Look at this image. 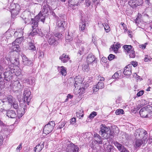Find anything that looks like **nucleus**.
Segmentation results:
<instances>
[{
  "mask_svg": "<svg viewBox=\"0 0 152 152\" xmlns=\"http://www.w3.org/2000/svg\"><path fill=\"white\" fill-rule=\"evenodd\" d=\"M45 20V17L42 14L41 12H40L34 19H31L30 23L31 25V27L32 29H31V31L28 33L29 36L33 37L37 34V32L36 28L38 26V22L40 20L44 23Z\"/></svg>",
  "mask_w": 152,
  "mask_h": 152,
  "instance_id": "1",
  "label": "nucleus"
},
{
  "mask_svg": "<svg viewBox=\"0 0 152 152\" xmlns=\"http://www.w3.org/2000/svg\"><path fill=\"white\" fill-rule=\"evenodd\" d=\"M113 132H111L110 128L102 124L100 126L99 134L101 135L103 139H106L110 136H113Z\"/></svg>",
  "mask_w": 152,
  "mask_h": 152,
  "instance_id": "2",
  "label": "nucleus"
},
{
  "mask_svg": "<svg viewBox=\"0 0 152 152\" xmlns=\"http://www.w3.org/2000/svg\"><path fill=\"white\" fill-rule=\"evenodd\" d=\"M24 103L23 104H21L20 106L19 107L18 105V103L17 101H15V102L12 104V106L15 109H18L17 110L18 117V118L21 117L24 114L25 112V110H26V106Z\"/></svg>",
  "mask_w": 152,
  "mask_h": 152,
  "instance_id": "3",
  "label": "nucleus"
},
{
  "mask_svg": "<svg viewBox=\"0 0 152 152\" xmlns=\"http://www.w3.org/2000/svg\"><path fill=\"white\" fill-rule=\"evenodd\" d=\"M134 135L136 139H143L144 142H147L148 135L147 131L143 129H138L135 131Z\"/></svg>",
  "mask_w": 152,
  "mask_h": 152,
  "instance_id": "4",
  "label": "nucleus"
},
{
  "mask_svg": "<svg viewBox=\"0 0 152 152\" xmlns=\"http://www.w3.org/2000/svg\"><path fill=\"white\" fill-rule=\"evenodd\" d=\"M14 73L16 75H20V72H19L18 75L17 73H15V71H14V69H11L9 67L6 69V71L4 73L3 75L4 76V78L5 80L7 81H10L11 79L12 78V73Z\"/></svg>",
  "mask_w": 152,
  "mask_h": 152,
  "instance_id": "5",
  "label": "nucleus"
},
{
  "mask_svg": "<svg viewBox=\"0 0 152 152\" xmlns=\"http://www.w3.org/2000/svg\"><path fill=\"white\" fill-rule=\"evenodd\" d=\"M55 125V123L54 121H50L44 126L43 130V133L46 134L50 133L53 130Z\"/></svg>",
  "mask_w": 152,
  "mask_h": 152,
  "instance_id": "6",
  "label": "nucleus"
},
{
  "mask_svg": "<svg viewBox=\"0 0 152 152\" xmlns=\"http://www.w3.org/2000/svg\"><path fill=\"white\" fill-rule=\"evenodd\" d=\"M31 92L29 89L26 88L23 92V102L25 104L26 102L27 104L28 105L31 99L30 96Z\"/></svg>",
  "mask_w": 152,
  "mask_h": 152,
  "instance_id": "7",
  "label": "nucleus"
},
{
  "mask_svg": "<svg viewBox=\"0 0 152 152\" xmlns=\"http://www.w3.org/2000/svg\"><path fill=\"white\" fill-rule=\"evenodd\" d=\"M140 116L142 118H149L152 115V112H150V110L147 107H144L140 111Z\"/></svg>",
  "mask_w": 152,
  "mask_h": 152,
  "instance_id": "8",
  "label": "nucleus"
},
{
  "mask_svg": "<svg viewBox=\"0 0 152 152\" xmlns=\"http://www.w3.org/2000/svg\"><path fill=\"white\" fill-rule=\"evenodd\" d=\"M67 152H78L79 147L78 146L75 145L70 142L67 141Z\"/></svg>",
  "mask_w": 152,
  "mask_h": 152,
  "instance_id": "9",
  "label": "nucleus"
},
{
  "mask_svg": "<svg viewBox=\"0 0 152 152\" xmlns=\"http://www.w3.org/2000/svg\"><path fill=\"white\" fill-rule=\"evenodd\" d=\"M10 86L11 88L14 91L20 90L22 88L21 84L18 81H12Z\"/></svg>",
  "mask_w": 152,
  "mask_h": 152,
  "instance_id": "10",
  "label": "nucleus"
},
{
  "mask_svg": "<svg viewBox=\"0 0 152 152\" xmlns=\"http://www.w3.org/2000/svg\"><path fill=\"white\" fill-rule=\"evenodd\" d=\"M143 3L142 0H130L129 2V4L133 8L142 5Z\"/></svg>",
  "mask_w": 152,
  "mask_h": 152,
  "instance_id": "11",
  "label": "nucleus"
},
{
  "mask_svg": "<svg viewBox=\"0 0 152 152\" xmlns=\"http://www.w3.org/2000/svg\"><path fill=\"white\" fill-rule=\"evenodd\" d=\"M57 28L59 31L63 32L64 31V28L66 27V25L65 21L63 20L58 21L57 23Z\"/></svg>",
  "mask_w": 152,
  "mask_h": 152,
  "instance_id": "12",
  "label": "nucleus"
},
{
  "mask_svg": "<svg viewBox=\"0 0 152 152\" xmlns=\"http://www.w3.org/2000/svg\"><path fill=\"white\" fill-rule=\"evenodd\" d=\"M48 42L50 45H56L58 44V42L55 39L53 34H52L47 38Z\"/></svg>",
  "mask_w": 152,
  "mask_h": 152,
  "instance_id": "13",
  "label": "nucleus"
},
{
  "mask_svg": "<svg viewBox=\"0 0 152 152\" xmlns=\"http://www.w3.org/2000/svg\"><path fill=\"white\" fill-rule=\"evenodd\" d=\"M22 58L23 64L24 65L29 66H31L33 65L32 61L30 60L26 56L23 55Z\"/></svg>",
  "mask_w": 152,
  "mask_h": 152,
  "instance_id": "14",
  "label": "nucleus"
},
{
  "mask_svg": "<svg viewBox=\"0 0 152 152\" xmlns=\"http://www.w3.org/2000/svg\"><path fill=\"white\" fill-rule=\"evenodd\" d=\"M115 145L117 147L118 150L121 152H129V151L124 147V146L120 144L118 142H116L114 143Z\"/></svg>",
  "mask_w": 152,
  "mask_h": 152,
  "instance_id": "15",
  "label": "nucleus"
},
{
  "mask_svg": "<svg viewBox=\"0 0 152 152\" xmlns=\"http://www.w3.org/2000/svg\"><path fill=\"white\" fill-rule=\"evenodd\" d=\"M144 142L143 139H137L134 142V145L136 148L140 147L144 143L146 142Z\"/></svg>",
  "mask_w": 152,
  "mask_h": 152,
  "instance_id": "16",
  "label": "nucleus"
},
{
  "mask_svg": "<svg viewBox=\"0 0 152 152\" xmlns=\"http://www.w3.org/2000/svg\"><path fill=\"white\" fill-rule=\"evenodd\" d=\"M19 39H16L15 41H14L12 43V49L14 51H16L18 52L19 51V46L18 45L19 43L18 41Z\"/></svg>",
  "mask_w": 152,
  "mask_h": 152,
  "instance_id": "17",
  "label": "nucleus"
},
{
  "mask_svg": "<svg viewBox=\"0 0 152 152\" xmlns=\"http://www.w3.org/2000/svg\"><path fill=\"white\" fill-rule=\"evenodd\" d=\"M83 1V0H69L68 5L71 7L74 6H77Z\"/></svg>",
  "mask_w": 152,
  "mask_h": 152,
  "instance_id": "18",
  "label": "nucleus"
},
{
  "mask_svg": "<svg viewBox=\"0 0 152 152\" xmlns=\"http://www.w3.org/2000/svg\"><path fill=\"white\" fill-rule=\"evenodd\" d=\"M95 58L92 53H90L87 56V61L88 64L95 61Z\"/></svg>",
  "mask_w": 152,
  "mask_h": 152,
  "instance_id": "19",
  "label": "nucleus"
},
{
  "mask_svg": "<svg viewBox=\"0 0 152 152\" xmlns=\"http://www.w3.org/2000/svg\"><path fill=\"white\" fill-rule=\"evenodd\" d=\"M104 83L102 82H99L96 86L93 87V91L95 92L98 91L99 89H102L104 87Z\"/></svg>",
  "mask_w": 152,
  "mask_h": 152,
  "instance_id": "20",
  "label": "nucleus"
},
{
  "mask_svg": "<svg viewBox=\"0 0 152 152\" xmlns=\"http://www.w3.org/2000/svg\"><path fill=\"white\" fill-rule=\"evenodd\" d=\"M131 66L132 67V66L131 65H129L125 67L124 71V73L125 75H130L131 74Z\"/></svg>",
  "mask_w": 152,
  "mask_h": 152,
  "instance_id": "21",
  "label": "nucleus"
},
{
  "mask_svg": "<svg viewBox=\"0 0 152 152\" xmlns=\"http://www.w3.org/2000/svg\"><path fill=\"white\" fill-rule=\"evenodd\" d=\"M69 59V56L65 54H63L59 57V59L64 63L67 62Z\"/></svg>",
  "mask_w": 152,
  "mask_h": 152,
  "instance_id": "22",
  "label": "nucleus"
},
{
  "mask_svg": "<svg viewBox=\"0 0 152 152\" xmlns=\"http://www.w3.org/2000/svg\"><path fill=\"white\" fill-rule=\"evenodd\" d=\"M6 115L8 117L11 118H15L17 117V115L15 111L12 110L8 111L7 112Z\"/></svg>",
  "mask_w": 152,
  "mask_h": 152,
  "instance_id": "23",
  "label": "nucleus"
},
{
  "mask_svg": "<svg viewBox=\"0 0 152 152\" xmlns=\"http://www.w3.org/2000/svg\"><path fill=\"white\" fill-rule=\"evenodd\" d=\"M44 147V142H41L40 144L37 145L34 149L36 152H39Z\"/></svg>",
  "mask_w": 152,
  "mask_h": 152,
  "instance_id": "24",
  "label": "nucleus"
},
{
  "mask_svg": "<svg viewBox=\"0 0 152 152\" xmlns=\"http://www.w3.org/2000/svg\"><path fill=\"white\" fill-rule=\"evenodd\" d=\"M74 81L75 82L74 83V86L75 88L78 86L80 84L82 83V79L79 78L78 76L76 77L74 79Z\"/></svg>",
  "mask_w": 152,
  "mask_h": 152,
  "instance_id": "25",
  "label": "nucleus"
},
{
  "mask_svg": "<svg viewBox=\"0 0 152 152\" xmlns=\"http://www.w3.org/2000/svg\"><path fill=\"white\" fill-rule=\"evenodd\" d=\"M9 60L12 63L15 65H17L19 64V59L18 58L15 57L11 58H9Z\"/></svg>",
  "mask_w": 152,
  "mask_h": 152,
  "instance_id": "26",
  "label": "nucleus"
},
{
  "mask_svg": "<svg viewBox=\"0 0 152 152\" xmlns=\"http://www.w3.org/2000/svg\"><path fill=\"white\" fill-rule=\"evenodd\" d=\"M80 30L81 31H83L85 30L86 28V23L85 21H83L82 20H81L79 23Z\"/></svg>",
  "mask_w": 152,
  "mask_h": 152,
  "instance_id": "27",
  "label": "nucleus"
},
{
  "mask_svg": "<svg viewBox=\"0 0 152 152\" xmlns=\"http://www.w3.org/2000/svg\"><path fill=\"white\" fill-rule=\"evenodd\" d=\"M94 139L99 144L102 143V141L101 140V137L98 134L95 133L94 135Z\"/></svg>",
  "mask_w": 152,
  "mask_h": 152,
  "instance_id": "28",
  "label": "nucleus"
},
{
  "mask_svg": "<svg viewBox=\"0 0 152 152\" xmlns=\"http://www.w3.org/2000/svg\"><path fill=\"white\" fill-rule=\"evenodd\" d=\"M23 34V31L22 29H18L15 33V35H17V37L18 38H20L21 37Z\"/></svg>",
  "mask_w": 152,
  "mask_h": 152,
  "instance_id": "29",
  "label": "nucleus"
},
{
  "mask_svg": "<svg viewBox=\"0 0 152 152\" xmlns=\"http://www.w3.org/2000/svg\"><path fill=\"white\" fill-rule=\"evenodd\" d=\"M16 101L15 99L11 95L8 96V102L12 106V104Z\"/></svg>",
  "mask_w": 152,
  "mask_h": 152,
  "instance_id": "30",
  "label": "nucleus"
},
{
  "mask_svg": "<svg viewBox=\"0 0 152 152\" xmlns=\"http://www.w3.org/2000/svg\"><path fill=\"white\" fill-rule=\"evenodd\" d=\"M37 34H38L40 36L42 37H45L46 34H45V32H47L46 29L42 30L40 29V30L38 31V32L37 31Z\"/></svg>",
  "mask_w": 152,
  "mask_h": 152,
  "instance_id": "31",
  "label": "nucleus"
},
{
  "mask_svg": "<svg viewBox=\"0 0 152 152\" xmlns=\"http://www.w3.org/2000/svg\"><path fill=\"white\" fill-rule=\"evenodd\" d=\"M76 116L80 119L83 117V111L82 109L79 110L77 112Z\"/></svg>",
  "mask_w": 152,
  "mask_h": 152,
  "instance_id": "32",
  "label": "nucleus"
},
{
  "mask_svg": "<svg viewBox=\"0 0 152 152\" xmlns=\"http://www.w3.org/2000/svg\"><path fill=\"white\" fill-rule=\"evenodd\" d=\"M24 83H27L29 84H32L34 82V80L31 77L28 78V79L25 78L23 81Z\"/></svg>",
  "mask_w": 152,
  "mask_h": 152,
  "instance_id": "33",
  "label": "nucleus"
},
{
  "mask_svg": "<svg viewBox=\"0 0 152 152\" xmlns=\"http://www.w3.org/2000/svg\"><path fill=\"white\" fill-rule=\"evenodd\" d=\"M123 48L126 52V54L129 52V51L133 49H132V46L131 45H124L123 46Z\"/></svg>",
  "mask_w": 152,
  "mask_h": 152,
  "instance_id": "34",
  "label": "nucleus"
},
{
  "mask_svg": "<svg viewBox=\"0 0 152 152\" xmlns=\"http://www.w3.org/2000/svg\"><path fill=\"white\" fill-rule=\"evenodd\" d=\"M61 69L60 72L61 73V74L63 76H65L67 73V72L66 71V69L63 66H61Z\"/></svg>",
  "mask_w": 152,
  "mask_h": 152,
  "instance_id": "35",
  "label": "nucleus"
},
{
  "mask_svg": "<svg viewBox=\"0 0 152 152\" xmlns=\"http://www.w3.org/2000/svg\"><path fill=\"white\" fill-rule=\"evenodd\" d=\"M3 67L0 65V83H4L3 81L4 79L1 76V74L3 72Z\"/></svg>",
  "mask_w": 152,
  "mask_h": 152,
  "instance_id": "36",
  "label": "nucleus"
},
{
  "mask_svg": "<svg viewBox=\"0 0 152 152\" xmlns=\"http://www.w3.org/2000/svg\"><path fill=\"white\" fill-rule=\"evenodd\" d=\"M127 54L129 55V56L130 58H134L135 56V51L133 49L129 51V52Z\"/></svg>",
  "mask_w": 152,
  "mask_h": 152,
  "instance_id": "37",
  "label": "nucleus"
},
{
  "mask_svg": "<svg viewBox=\"0 0 152 152\" xmlns=\"http://www.w3.org/2000/svg\"><path fill=\"white\" fill-rule=\"evenodd\" d=\"M76 120L75 118H73L70 120V124L74 125L75 126H77L76 124Z\"/></svg>",
  "mask_w": 152,
  "mask_h": 152,
  "instance_id": "38",
  "label": "nucleus"
},
{
  "mask_svg": "<svg viewBox=\"0 0 152 152\" xmlns=\"http://www.w3.org/2000/svg\"><path fill=\"white\" fill-rule=\"evenodd\" d=\"M113 149V146L111 145H108L106 147V151L107 152H113L112 150Z\"/></svg>",
  "mask_w": 152,
  "mask_h": 152,
  "instance_id": "39",
  "label": "nucleus"
},
{
  "mask_svg": "<svg viewBox=\"0 0 152 152\" xmlns=\"http://www.w3.org/2000/svg\"><path fill=\"white\" fill-rule=\"evenodd\" d=\"M141 17V15L140 14H138V15L135 20V22L137 25L140 22H141L140 18Z\"/></svg>",
  "mask_w": 152,
  "mask_h": 152,
  "instance_id": "40",
  "label": "nucleus"
},
{
  "mask_svg": "<svg viewBox=\"0 0 152 152\" xmlns=\"http://www.w3.org/2000/svg\"><path fill=\"white\" fill-rule=\"evenodd\" d=\"M102 25L104 27V29L106 32H108L110 31V27L107 24L104 23V24H103Z\"/></svg>",
  "mask_w": 152,
  "mask_h": 152,
  "instance_id": "41",
  "label": "nucleus"
},
{
  "mask_svg": "<svg viewBox=\"0 0 152 152\" xmlns=\"http://www.w3.org/2000/svg\"><path fill=\"white\" fill-rule=\"evenodd\" d=\"M66 122L65 121H62L59 123V126H58L57 129H61L66 124Z\"/></svg>",
  "mask_w": 152,
  "mask_h": 152,
  "instance_id": "42",
  "label": "nucleus"
},
{
  "mask_svg": "<svg viewBox=\"0 0 152 152\" xmlns=\"http://www.w3.org/2000/svg\"><path fill=\"white\" fill-rule=\"evenodd\" d=\"M29 49L33 50H36V48L34 45V44L32 42L29 43Z\"/></svg>",
  "mask_w": 152,
  "mask_h": 152,
  "instance_id": "43",
  "label": "nucleus"
},
{
  "mask_svg": "<svg viewBox=\"0 0 152 152\" xmlns=\"http://www.w3.org/2000/svg\"><path fill=\"white\" fill-rule=\"evenodd\" d=\"M88 64H83L82 65V68L83 69V70H85L86 71H88L89 70V66Z\"/></svg>",
  "mask_w": 152,
  "mask_h": 152,
  "instance_id": "44",
  "label": "nucleus"
},
{
  "mask_svg": "<svg viewBox=\"0 0 152 152\" xmlns=\"http://www.w3.org/2000/svg\"><path fill=\"white\" fill-rule=\"evenodd\" d=\"M46 30L47 32H45V34H46V35H45V37L47 38L52 34V32L50 31L49 29H47Z\"/></svg>",
  "mask_w": 152,
  "mask_h": 152,
  "instance_id": "45",
  "label": "nucleus"
},
{
  "mask_svg": "<svg viewBox=\"0 0 152 152\" xmlns=\"http://www.w3.org/2000/svg\"><path fill=\"white\" fill-rule=\"evenodd\" d=\"M124 111L122 109H117L115 112V114L117 115H119L121 114H124Z\"/></svg>",
  "mask_w": 152,
  "mask_h": 152,
  "instance_id": "46",
  "label": "nucleus"
},
{
  "mask_svg": "<svg viewBox=\"0 0 152 152\" xmlns=\"http://www.w3.org/2000/svg\"><path fill=\"white\" fill-rule=\"evenodd\" d=\"M75 41L76 43L78 44L82 43L83 44L85 43V42L84 41H82L80 39L77 37L75 38Z\"/></svg>",
  "mask_w": 152,
  "mask_h": 152,
  "instance_id": "47",
  "label": "nucleus"
},
{
  "mask_svg": "<svg viewBox=\"0 0 152 152\" xmlns=\"http://www.w3.org/2000/svg\"><path fill=\"white\" fill-rule=\"evenodd\" d=\"M97 115V113L96 112H93L89 115V118H93Z\"/></svg>",
  "mask_w": 152,
  "mask_h": 152,
  "instance_id": "48",
  "label": "nucleus"
},
{
  "mask_svg": "<svg viewBox=\"0 0 152 152\" xmlns=\"http://www.w3.org/2000/svg\"><path fill=\"white\" fill-rule=\"evenodd\" d=\"M84 47H82L80 48L79 51L78 52V54H79L80 55H81L83 54L84 51Z\"/></svg>",
  "mask_w": 152,
  "mask_h": 152,
  "instance_id": "49",
  "label": "nucleus"
},
{
  "mask_svg": "<svg viewBox=\"0 0 152 152\" xmlns=\"http://www.w3.org/2000/svg\"><path fill=\"white\" fill-rule=\"evenodd\" d=\"M115 56L113 54H110L108 57V59L111 61L115 58Z\"/></svg>",
  "mask_w": 152,
  "mask_h": 152,
  "instance_id": "50",
  "label": "nucleus"
},
{
  "mask_svg": "<svg viewBox=\"0 0 152 152\" xmlns=\"http://www.w3.org/2000/svg\"><path fill=\"white\" fill-rule=\"evenodd\" d=\"M150 57H149L148 55L145 56V57L144 58V61L145 62H148L151 61L152 58H150Z\"/></svg>",
  "mask_w": 152,
  "mask_h": 152,
  "instance_id": "51",
  "label": "nucleus"
},
{
  "mask_svg": "<svg viewBox=\"0 0 152 152\" xmlns=\"http://www.w3.org/2000/svg\"><path fill=\"white\" fill-rule=\"evenodd\" d=\"M55 36L59 39L62 38L63 36L62 34L59 33H56L55 34Z\"/></svg>",
  "mask_w": 152,
  "mask_h": 152,
  "instance_id": "52",
  "label": "nucleus"
},
{
  "mask_svg": "<svg viewBox=\"0 0 152 152\" xmlns=\"http://www.w3.org/2000/svg\"><path fill=\"white\" fill-rule=\"evenodd\" d=\"M8 96H6L2 100H0V103L1 102L4 103L5 102H8Z\"/></svg>",
  "mask_w": 152,
  "mask_h": 152,
  "instance_id": "53",
  "label": "nucleus"
},
{
  "mask_svg": "<svg viewBox=\"0 0 152 152\" xmlns=\"http://www.w3.org/2000/svg\"><path fill=\"white\" fill-rule=\"evenodd\" d=\"M86 5V6L88 7L91 4V2L90 0H86L85 1Z\"/></svg>",
  "mask_w": 152,
  "mask_h": 152,
  "instance_id": "54",
  "label": "nucleus"
},
{
  "mask_svg": "<svg viewBox=\"0 0 152 152\" xmlns=\"http://www.w3.org/2000/svg\"><path fill=\"white\" fill-rule=\"evenodd\" d=\"M38 55H39V58L40 59L42 58L44 56L43 53L41 51H39Z\"/></svg>",
  "mask_w": 152,
  "mask_h": 152,
  "instance_id": "55",
  "label": "nucleus"
},
{
  "mask_svg": "<svg viewBox=\"0 0 152 152\" xmlns=\"http://www.w3.org/2000/svg\"><path fill=\"white\" fill-rule=\"evenodd\" d=\"M22 144L21 143L19 144V145L18 146V147L16 149V151L20 152V151L22 149Z\"/></svg>",
  "mask_w": 152,
  "mask_h": 152,
  "instance_id": "56",
  "label": "nucleus"
},
{
  "mask_svg": "<svg viewBox=\"0 0 152 152\" xmlns=\"http://www.w3.org/2000/svg\"><path fill=\"white\" fill-rule=\"evenodd\" d=\"M144 91L143 90H142L139 92L137 94V96H142L144 94Z\"/></svg>",
  "mask_w": 152,
  "mask_h": 152,
  "instance_id": "57",
  "label": "nucleus"
},
{
  "mask_svg": "<svg viewBox=\"0 0 152 152\" xmlns=\"http://www.w3.org/2000/svg\"><path fill=\"white\" fill-rule=\"evenodd\" d=\"M4 139L3 136L0 135V146L3 144Z\"/></svg>",
  "mask_w": 152,
  "mask_h": 152,
  "instance_id": "58",
  "label": "nucleus"
},
{
  "mask_svg": "<svg viewBox=\"0 0 152 152\" xmlns=\"http://www.w3.org/2000/svg\"><path fill=\"white\" fill-rule=\"evenodd\" d=\"M15 10H14V9H13L12 10V11L11 12V14L12 15H16L17 14H18V12L17 11H16V12L15 13Z\"/></svg>",
  "mask_w": 152,
  "mask_h": 152,
  "instance_id": "59",
  "label": "nucleus"
},
{
  "mask_svg": "<svg viewBox=\"0 0 152 152\" xmlns=\"http://www.w3.org/2000/svg\"><path fill=\"white\" fill-rule=\"evenodd\" d=\"M119 74L117 72H115L113 75L112 76V78L113 79L117 78L118 77Z\"/></svg>",
  "mask_w": 152,
  "mask_h": 152,
  "instance_id": "60",
  "label": "nucleus"
},
{
  "mask_svg": "<svg viewBox=\"0 0 152 152\" xmlns=\"http://www.w3.org/2000/svg\"><path fill=\"white\" fill-rule=\"evenodd\" d=\"M66 38L67 40H68V41L69 42L70 41L72 40L73 39V38L69 35H67V36L66 37Z\"/></svg>",
  "mask_w": 152,
  "mask_h": 152,
  "instance_id": "61",
  "label": "nucleus"
},
{
  "mask_svg": "<svg viewBox=\"0 0 152 152\" xmlns=\"http://www.w3.org/2000/svg\"><path fill=\"white\" fill-rule=\"evenodd\" d=\"M112 48L113 49V50L114 51L115 53H117V52L118 49V48L115 47L114 45L113 46V47H112Z\"/></svg>",
  "mask_w": 152,
  "mask_h": 152,
  "instance_id": "62",
  "label": "nucleus"
},
{
  "mask_svg": "<svg viewBox=\"0 0 152 152\" xmlns=\"http://www.w3.org/2000/svg\"><path fill=\"white\" fill-rule=\"evenodd\" d=\"M131 64L134 67L136 66L137 65V63L135 61H132L131 62Z\"/></svg>",
  "mask_w": 152,
  "mask_h": 152,
  "instance_id": "63",
  "label": "nucleus"
},
{
  "mask_svg": "<svg viewBox=\"0 0 152 152\" xmlns=\"http://www.w3.org/2000/svg\"><path fill=\"white\" fill-rule=\"evenodd\" d=\"M102 61L104 63H106L107 61V59L105 57H103L102 58Z\"/></svg>",
  "mask_w": 152,
  "mask_h": 152,
  "instance_id": "64",
  "label": "nucleus"
}]
</instances>
